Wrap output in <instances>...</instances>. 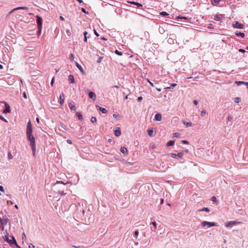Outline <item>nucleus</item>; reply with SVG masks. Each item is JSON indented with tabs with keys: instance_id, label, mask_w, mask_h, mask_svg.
<instances>
[{
	"instance_id": "nucleus-14",
	"label": "nucleus",
	"mask_w": 248,
	"mask_h": 248,
	"mask_svg": "<svg viewBox=\"0 0 248 248\" xmlns=\"http://www.w3.org/2000/svg\"><path fill=\"white\" fill-rule=\"evenodd\" d=\"M155 119L156 121H161L162 120V116L160 113H157L155 116Z\"/></svg>"
},
{
	"instance_id": "nucleus-37",
	"label": "nucleus",
	"mask_w": 248,
	"mask_h": 248,
	"mask_svg": "<svg viewBox=\"0 0 248 248\" xmlns=\"http://www.w3.org/2000/svg\"><path fill=\"white\" fill-rule=\"evenodd\" d=\"M115 52L116 54L119 56H122L123 55V53L118 51V50H115Z\"/></svg>"
},
{
	"instance_id": "nucleus-64",
	"label": "nucleus",
	"mask_w": 248,
	"mask_h": 248,
	"mask_svg": "<svg viewBox=\"0 0 248 248\" xmlns=\"http://www.w3.org/2000/svg\"><path fill=\"white\" fill-rule=\"evenodd\" d=\"M22 235H23V236H22V239H24V238H26V235H25V234L24 232L23 233Z\"/></svg>"
},
{
	"instance_id": "nucleus-5",
	"label": "nucleus",
	"mask_w": 248,
	"mask_h": 248,
	"mask_svg": "<svg viewBox=\"0 0 248 248\" xmlns=\"http://www.w3.org/2000/svg\"><path fill=\"white\" fill-rule=\"evenodd\" d=\"M240 223H241V222H239V221H229V222H227V223H226L225 224V226L226 227H231L233 225H237V224H239Z\"/></svg>"
},
{
	"instance_id": "nucleus-8",
	"label": "nucleus",
	"mask_w": 248,
	"mask_h": 248,
	"mask_svg": "<svg viewBox=\"0 0 248 248\" xmlns=\"http://www.w3.org/2000/svg\"><path fill=\"white\" fill-rule=\"evenodd\" d=\"M36 17L37 18V24L38 25V28L40 29L42 28V18L39 16H36Z\"/></svg>"
},
{
	"instance_id": "nucleus-33",
	"label": "nucleus",
	"mask_w": 248,
	"mask_h": 248,
	"mask_svg": "<svg viewBox=\"0 0 248 248\" xmlns=\"http://www.w3.org/2000/svg\"><path fill=\"white\" fill-rule=\"evenodd\" d=\"M76 114L79 120L82 119V118H83L82 115H81V114L80 112H77Z\"/></svg>"
},
{
	"instance_id": "nucleus-48",
	"label": "nucleus",
	"mask_w": 248,
	"mask_h": 248,
	"mask_svg": "<svg viewBox=\"0 0 248 248\" xmlns=\"http://www.w3.org/2000/svg\"><path fill=\"white\" fill-rule=\"evenodd\" d=\"M142 99V97L141 96H140V97H139L137 99V101L138 102H140L141 101V100Z\"/></svg>"
},
{
	"instance_id": "nucleus-61",
	"label": "nucleus",
	"mask_w": 248,
	"mask_h": 248,
	"mask_svg": "<svg viewBox=\"0 0 248 248\" xmlns=\"http://www.w3.org/2000/svg\"><path fill=\"white\" fill-rule=\"evenodd\" d=\"M145 35L146 36H149V33L148 32H145Z\"/></svg>"
},
{
	"instance_id": "nucleus-28",
	"label": "nucleus",
	"mask_w": 248,
	"mask_h": 248,
	"mask_svg": "<svg viewBox=\"0 0 248 248\" xmlns=\"http://www.w3.org/2000/svg\"><path fill=\"white\" fill-rule=\"evenodd\" d=\"M220 0H212L211 2L213 5H216L220 1Z\"/></svg>"
},
{
	"instance_id": "nucleus-32",
	"label": "nucleus",
	"mask_w": 248,
	"mask_h": 248,
	"mask_svg": "<svg viewBox=\"0 0 248 248\" xmlns=\"http://www.w3.org/2000/svg\"><path fill=\"white\" fill-rule=\"evenodd\" d=\"M154 133V130L152 129L148 130V134L149 136H152Z\"/></svg>"
},
{
	"instance_id": "nucleus-63",
	"label": "nucleus",
	"mask_w": 248,
	"mask_h": 248,
	"mask_svg": "<svg viewBox=\"0 0 248 248\" xmlns=\"http://www.w3.org/2000/svg\"><path fill=\"white\" fill-rule=\"evenodd\" d=\"M113 117L114 118H117L118 115H117V114H114L113 115Z\"/></svg>"
},
{
	"instance_id": "nucleus-7",
	"label": "nucleus",
	"mask_w": 248,
	"mask_h": 248,
	"mask_svg": "<svg viewBox=\"0 0 248 248\" xmlns=\"http://www.w3.org/2000/svg\"><path fill=\"white\" fill-rule=\"evenodd\" d=\"M223 15L222 14H217L214 16L213 19L217 21H221L223 18Z\"/></svg>"
},
{
	"instance_id": "nucleus-17",
	"label": "nucleus",
	"mask_w": 248,
	"mask_h": 248,
	"mask_svg": "<svg viewBox=\"0 0 248 248\" xmlns=\"http://www.w3.org/2000/svg\"><path fill=\"white\" fill-rule=\"evenodd\" d=\"M68 80L71 83H74L75 81L74 76L71 75H69L68 76Z\"/></svg>"
},
{
	"instance_id": "nucleus-43",
	"label": "nucleus",
	"mask_w": 248,
	"mask_h": 248,
	"mask_svg": "<svg viewBox=\"0 0 248 248\" xmlns=\"http://www.w3.org/2000/svg\"><path fill=\"white\" fill-rule=\"evenodd\" d=\"M160 15L163 16H168V14L166 12H162L161 13H160Z\"/></svg>"
},
{
	"instance_id": "nucleus-13",
	"label": "nucleus",
	"mask_w": 248,
	"mask_h": 248,
	"mask_svg": "<svg viewBox=\"0 0 248 248\" xmlns=\"http://www.w3.org/2000/svg\"><path fill=\"white\" fill-rule=\"evenodd\" d=\"M5 108H6L3 110V113H9L10 112V107L9 105L7 103H5Z\"/></svg>"
},
{
	"instance_id": "nucleus-56",
	"label": "nucleus",
	"mask_w": 248,
	"mask_h": 248,
	"mask_svg": "<svg viewBox=\"0 0 248 248\" xmlns=\"http://www.w3.org/2000/svg\"><path fill=\"white\" fill-rule=\"evenodd\" d=\"M23 97L25 99H27V95L25 92L23 93Z\"/></svg>"
},
{
	"instance_id": "nucleus-51",
	"label": "nucleus",
	"mask_w": 248,
	"mask_h": 248,
	"mask_svg": "<svg viewBox=\"0 0 248 248\" xmlns=\"http://www.w3.org/2000/svg\"><path fill=\"white\" fill-rule=\"evenodd\" d=\"M148 80V82L150 83V84L152 86V87H154V84L151 82L149 79L147 80Z\"/></svg>"
},
{
	"instance_id": "nucleus-46",
	"label": "nucleus",
	"mask_w": 248,
	"mask_h": 248,
	"mask_svg": "<svg viewBox=\"0 0 248 248\" xmlns=\"http://www.w3.org/2000/svg\"><path fill=\"white\" fill-rule=\"evenodd\" d=\"M239 52H242V53H245L246 52V51L243 49H242V48H240L238 50Z\"/></svg>"
},
{
	"instance_id": "nucleus-25",
	"label": "nucleus",
	"mask_w": 248,
	"mask_h": 248,
	"mask_svg": "<svg viewBox=\"0 0 248 248\" xmlns=\"http://www.w3.org/2000/svg\"><path fill=\"white\" fill-rule=\"evenodd\" d=\"M152 224L154 226L153 228H151V231L155 232V229L156 228V223L155 222H152Z\"/></svg>"
},
{
	"instance_id": "nucleus-29",
	"label": "nucleus",
	"mask_w": 248,
	"mask_h": 248,
	"mask_svg": "<svg viewBox=\"0 0 248 248\" xmlns=\"http://www.w3.org/2000/svg\"><path fill=\"white\" fill-rule=\"evenodd\" d=\"M174 144V141L173 140H170L167 142V146H170L173 145Z\"/></svg>"
},
{
	"instance_id": "nucleus-49",
	"label": "nucleus",
	"mask_w": 248,
	"mask_h": 248,
	"mask_svg": "<svg viewBox=\"0 0 248 248\" xmlns=\"http://www.w3.org/2000/svg\"><path fill=\"white\" fill-rule=\"evenodd\" d=\"M173 137H177L178 136V133H174L173 134Z\"/></svg>"
},
{
	"instance_id": "nucleus-34",
	"label": "nucleus",
	"mask_w": 248,
	"mask_h": 248,
	"mask_svg": "<svg viewBox=\"0 0 248 248\" xmlns=\"http://www.w3.org/2000/svg\"><path fill=\"white\" fill-rule=\"evenodd\" d=\"M139 231L138 230L134 232V237L135 238V239H137V237H138V236L139 235Z\"/></svg>"
},
{
	"instance_id": "nucleus-60",
	"label": "nucleus",
	"mask_w": 248,
	"mask_h": 248,
	"mask_svg": "<svg viewBox=\"0 0 248 248\" xmlns=\"http://www.w3.org/2000/svg\"><path fill=\"white\" fill-rule=\"evenodd\" d=\"M67 143H68L69 144H72V141L71 140H67Z\"/></svg>"
},
{
	"instance_id": "nucleus-1",
	"label": "nucleus",
	"mask_w": 248,
	"mask_h": 248,
	"mask_svg": "<svg viewBox=\"0 0 248 248\" xmlns=\"http://www.w3.org/2000/svg\"><path fill=\"white\" fill-rule=\"evenodd\" d=\"M202 227H205L207 226V228H210L213 226H217V224L215 222H208L207 221H203L201 223Z\"/></svg>"
},
{
	"instance_id": "nucleus-23",
	"label": "nucleus",
	"mask_w": 248,
	"mask_h": 248,
	"mask_svg": "<svg viewBox=\"0 0 248 248\" xmlns=\"http://www.w3.org/2000/svg\"><path fill=\"white\" fill-rule=\"evenodd\" d=\"M129 3H131L132 4L137 5L138 8L141 7L142 6V5L138 2H135V1H130Z\"/></svg>"
},
{
	"instance_id": "nucleus-36",
	"label": "nucleus",
	"mask_w": 248,
	"mask_h": 248,
	"mask_svg": "<svg viewBox=\"0 0 248 248\" xmlns=\"http://www.w3.org/2000/svg\"><path fill=\"white\" fill-rule=\"evenodd\" d=\"M13 156L11 153V152H8V158L9 160L12 159L13 158Z\"/></svg>"
},
{
	"instance_id": "nucleus-16",
	"label": "nucleus",
	"mask_w": 248,
	"mask_h": 248,
	"mask_svg": "<svg viewBox=\"0 0 248 248\" xmlns=\"http://www.w3.org/2000/svg\"><path fill=\"white\" fill-rule=\"evenodd\" d=\"M76 65L77 66V67L79 69V70H80V71L82 73V74H84V71L83 70V69L82 68V67H81V66L79 64L78 62H76Z\"/></svg>"
},
{
	"instance_id": "nucleus-9",
	"label": "nucleus",
	"mask_w": 248,
	"mask_h": 248,
	"mask_svg": "<svg viewBox=\"0 0 248 248\" xmlns=\"http://www.w3.org/2000/svg\"><path fill=\"white\" fill-rule=\"evenodd\" d=\"M176 38V36L174 34H170V37L168 40V42L170 44H173L174 43V39Z\"/></svg>"
},
{
	"instance_id": "nucleus-31",
	"label": "nucleus",
	"mask_w": 248,
	"mask_h": 248,
	"mask_svg": "<svg viewBox=\"0 0 248 248\" xmlns=\"http://www.w3.org/2000/svg\"><path fill=\"white\" fill-rule=\"evenodd\" d=\"M236 35L237 36H241V37H244L245 36V34L243 32H238L236 33Z\"/></svg>"
},
{
	"instance_id": "nucleus-38",
	"label": "nucleus",
	"mask_w": 248,
	"mask_h": 248,
	"mask_svg": "<svg viewBox=\"0 0 248 248\" xmlns=\"http://www.w3.org/2000/svg\"><path fill=\"white\" fill-rule=\"evenodd\" d=\"M69 59L71 61H74V56L73 54H71L69 56Z\"/></svg>"
},
{
	"instance_id": "nucleus-35",
	"label": "nucleus",
	"mask_w": 248,
	"mask_h": 248,
	"mask_svg": "<svg viewBox=\"0 0 248 248\" xmlns=\"http://www.w3.org/2000/svg\"><path fill=\"white\" fill-rule=\"evenodd\" d=\"M206 114V111L205 110H202L201 111V115L202 117H204Z\"/></svg>"
},
{
	"instance_id": "nucleus-58",
	"label": "nucleus",
	"mask_w": 248,
	"mask_h": 248,
	"mask_svg": "<svg viewBox=\"0 0 248 248\" xmlns=\"http://www.w3.org/2000/svg\"><path fill=\"white\" fill-rule=\"evenodd\" d=\"M216 200V198L215 197H212V201H215Z\"/></svg>"
},
{
	"instance_id": "nucleus-22",
	"label": "nucleus",
	"mask_w": 248,
	"mask_h": 248,
	"mask_svg": "<svg viewBox=\"0 0 248 248\" xmlns=\"http://www.w3.org/2000/svg\"><path fill=\"white\" fill-rule=\"evenodd\" d=\"M27 135V138L29 141L35 139L34 136H33L32 134H29V135Z\"/></svg>"
},
{
	"instance_id": "nucleus-12",
	"label": "nucleus",
	"mask_w": 248,
	"mask_h": 248,
	"mask_svg": "<svg viewBox=\"0 0 248 248\" xmlns=\"http://www.w3.org/2000/svg\"><path fill=\"white\" fill-rule=\"evenodd\" d=\"M28 8V7H17V8H14V9H13L12 11H11L9 13V15H11V14H12L14 12L16 11V10H27Z\"/></svg>"
},
{
	"instance_id": "nucleus-21",
	"label": "nucleus",
	"mask_w": 248,
	"mask_h": 248,
	"mask_svg": "<svg viewBox=\"0 0 248 248\" xmlns=\"http://www.w3.org/2000/svg\"><path fill=\"white\" fill-rule=\"evenodd\" d=\"M115 135L117 137H119L121 135V132L119 128L115 130Z\"/></svg>"
},
{
	"instance_id": "nucleus-62",
	"label": "nucleus",
	"mask_w": 248,
	"mask_h": 248,
	"mask_svg": "<svg viewBox=\"0 0 248 248\" xmlns=\"http://www.w3.org/2000/svg\"><path fill=\"white\" fill-rule=\"evenodd\" d=\"M29 248H34V246L31 244V246H29Z\"/></svg>"
},
{
	"instance_id": "nucleus-54",
	"label": "nucleus",
	"mask_w": 248,
	"mask_h": 248,
	"mask_svg": "<svg viewBox=\"0 0 248 248\" xmlns=\"http://www.w3.org/2000/svg\"><path fill=\"white\" fill-rule=\"evenodd\" d=\"M0 119L2 120L5 122H6V120L1 115H0Z\"/></svg>"
},
{
	"instance_id": "nucleus-10",
	"label": "nucleus",
	"mask_w": 248,
	"mask_h": 248,
	"mask_svg": "<svg viewBox=\"0 0 248 248\" xmlns=\"http://www.w3.org/2000/svg\"><path fill=\"white\" fill-rule=\"evenodd\" d=\"M232 26L234 28L242 29L244 28L243 24L239 23L238 22H235L234 24H232Z\"/></svg>"
},
{
	"instance_id": "nucleus-45",
	"label": "nucleus",
	"mask_w": 248,
	"mask_h": 248,
	"mask_svg": "<svg viewBox=\"0 0 248 248\" xmlns=\"http://www.w3.org/2000/svg\"><path fill=\"white\" fill-rule=\"evenodd\" d=\"M62 184L63 185H65L66 183H64L62 181H57V182L56 183V184Z\"/></svg>"
},
{
	"instance_id": "nucleus-11",
	"label": "nucleus",
	"mask_w": 248,
	"mask_h": 248,
	"mask_svg": "<svg viewBox=\"0 0 248 248\" xmlns=\"http://www.w3.org/2000/svg\"><path fill=\"white\" fill-rule=\"evenodd\" d=\"M8 218L6 217H3L2 218H0V222L3 226H6L8 223Z\"/></svg>"
},
{
	"instance_id": "nucleus-20",
	"label": "nucleus",
	"mask_w": 248,
	"mask_h": 248,
	"mask_svg": "<svg viewBox=\"0 0 248 248\" xmlns=\"http://www.w3.org/2000/svg\"><path fill=\"white\" fill-rule=\"evenodd\" d=\"M248 83V82L237 81H235V84H236L237 86H239L241 84H244V85H246V83Z\"/></svg>"
},
{
	"instance_id": "nucleus-19",
	"label": "nucleus",
	"mask_w": 248,
	"mask_h": 248,
	"mask_svg": "<svg viewBox=\"0 0 248 248\" xmlns=\"http://www.w3.org/2000/svg\"><path fill=\"white\" fill-rule=\"evenodd\" d=\"M68 106H69V107L71 109V110H76V107L74 105H73V104H72V103L70 102L69 104H68Z\"/></svg>"
},
{
	"instance_id": "nucleus-26",
	"label": "nucleus",
	"mask_w": 248,
	"mask_h": 248,
	"mask_svg": "<svg viewBox=\"0 0 248 248\" xmlns=\"http://www.w3.org/2000/svg\"><path fill=\"white\" fill-rule=\"evenodd\" d=\"M99 109L100 111H101L103 113L105 114L107 112V110L106 109V108L99 107Z\"/></svg>"
},
{
	"instance_id": "nucleus-55",
	"label": "nucleus",
	"mask_w": 248,
	"mask_h": 248,
	"mask_svg": "<svg viewBox=\"0 0 248 248\" xmlns=\"http://www.w3.org/2000/svg\"><path fill=\"white\" fill-rule=\"evenodd\" d=\"M182 142L184 144H188V142L186 140H182Z\"/></svg>"
},
{
	"instance_id": "nucleus-42",
	"label": "nucleus",
	"mask_w": 248,
	"mask_h": 248,
	"mask_svg": "<svg viewBox=\"0 0 248 248\" xmlns=\"http://www.w3.org/2000/svg\"><path fill=\"white\" fill-rule=\"evenodd\" d=\"M88 33L87 32L85 31L84 33V41L85 42H87V37H86V34H87Z\"/></svg>"
},
{
	"instance_id": "nucleus-39",
	"label": "nucleus",
	"mask_w": 248,
	"mask_h": 248,
	"mask_svg": "<svg viewBox=\"0 0 248 248\" xmlns=\"http://www.w3.org/2000/svg\"><path fill=\"white\" fill-rule=\"evenodd\" d=\"M176 86V84L175 83H173V84H171V85L170 86V87H167V89H171V88H174V87H175Z\"/></svg>"
},
{
	"instance_id": "nucleus-18",
	"label": "nucleus",
	"mask_w": 248,
	"mask_h": 248,
	"mask_svg": "<svg viewBox=\"0 0 248 248\" xmlns=\"http://www.w3.org/2000/svg\"><path fill=\"white\" fill-rule=\"evenodd\" d=\"M60 104L61 105H62L64 102L63 93H62V94L60 95Z\"/></svg>"
},
{
	"instance_id": "nucleus-40",
	"label": "nucleus",
	"mask_w": 248,
	"mask_h": 248,
	"mask_svg": "<svg viewBox=\"0 0 248 248\" xmlns=\"http://www.w3.org/2000/svg\"><path fill=\"white\" fill-rule=\"evenodd\" d=\"M234 101L235 102L238 103L240 101V99L239 97H235L234 98Z\"/></svg>"
},
{
	"instance_id": "nucleus-30",
	"label": "nucleus",
	"mask_w": 248,
	"mask_h": 248,
	"mask_svg": "<svg viewBox=\"0 0 248 248\" xmlns=\"http://www.w3.org/2000/svg\"><path fill=\"white\" fill-rule=\"evenodd\" d=\"M121 152L122 153L124 154V153H126L127 152V149L125 147H122L121 148Z\"/></svg>"
},
{
	"instance_id": "nucleus-57",
	"label": "nucleus",
	"mask_w": 248,
	"mask_h": 248,
	"mask_svg": "<svg viewBox=\"0 0 248 248\" xmlns=\"http://www.w3.org/2000/svg\"><path fill=\"white\" fill-rule=\"evenodd\" d=\"M94 34L97 36H99V34L96 32V31L94 30Z\"/></svg>"
},
{
	"instance_id": "nucleus-4",
	"label": "nucleus",
	"mask_w": 248,
	"mask_h": 248,
	"mask_svg": "<svg viewBox=\"0 0 248 248\" xmlns=\"http://www.w3.org/2000/svg\"><path fill=\"white\" fill-rule=\"evenodd\" d=\"M31 134H32V126L31 122L30 121H29L27 123L26 135H29Z\"/></svg>"
},
{
	"instance_id": "nucleus-41",
	"label": "nucleus",
	"mask_w": 248,
	"mask_h": 248,
	"mask_svg": "<svg viewBox=\"0 0 248 248\" xmlns=\"http://www.w3.org/2000/svg\"><path fill=\"white\" fill-rule=\"evenodd\" d=\"M91 121L92 123H95L96 122V118L95 117H92L91 118Z\"/></svg>"
},
{
	"instance_id": "nucleus-44",
	"label": "nucleus",
	"mask_w": 248,
	"mask_h": 248,
	"mask_svg": "<svg viewBox=\"0 0 248 248\" xmlns=\"http://www.w3.org/2000/svg\"><path fill=\"white\" fill-rule=\"evenodd\" d=\"M159 31L162 34L164 32V30L163 28H160V27L159 28Z\"/></svg>"
},
{
	"instance_id": "nucleus-50",
	"label": "nucleus",
	"mask_w": 248,
	"mask_h": 248,
	"mask_svg": "<svg viewBox=\"0 0 248 248\" xmlns=\"http://www.w3.org/2000/svg\"><path fill=\"white\" fill-rule=\"evenodd\" d=\"M81 11H82V12H83V13H85V14H88V12H87L86 11V10H85L84 8H82L81 9Z\"/></svg>"
},
{
	"instance_id": "nucleus-52",
	"label": "nucleus",
	"mask_w": 248,
	"mask_h": 248,
	"mask_svg": "<svg viewBox=\"0 0 248 248\" xmlns=\"http://www.w3.org/2000/svg\"><path fill=\"white\" fill-rule=\"evenodd\" d=\"M54 81V78H53L51 81V83H50V84L52 86L53 85Z\"/></svg>"
},
{
	"instance_id": "nucleus-59",
	"label": "nucleus",
	"mask_w": 248,
	"mask_h": 248,
	"mask_svg": "<svg viewBox=\"0 0 248 248\" xmlns=\"http://www.w3.org/2000/svg\"><path fill=\"white\" fill-rule=\"evenodd\" d=\"M38 33H39V34H41V30H42V28H41L40 29H39V28H38Z\"/></svg>"
},
{
	"instance_id": "nucleus-6",
	"label": "nucleus",
	"mask_w": 248,
	"mask_h": 248,
	"mask_svg": "<svg viewBox=\"0 0 248 248\" xmlns=\"http://www.w3.org/2000/svg\"><path fill=\"white\" fill-rule=\"evenodd\" d=\"M184 155V153L183 152L178 153L177 154L174 153H170V155L173 158H176L177 157L179 158H182Z\"/></svg>"
},
{
	"instance_id": "nucleus-47",
	"label": "nucleus",
	"mask_w": 248,
	"mask_h": 248,
	"mask_svg": "<svg viewBox=\"0 0 248 248\" xmlns=\"http://www.w3.org/2000/svg\"><path fill=\"white\" fill-rule=\"evenodd\" d=\"M59 193L62 195H65V193H64L63 191H59Z\"/></svg>"
},
{
	"instance_id": "nucleus-53",
	"label": "nucleus",
	"mask_w": 248,
	"mask_h": 248,
	"mask_svg": "<svg viewBox=\"0 0 248 248\" xmlns=\"http://www.w3.org/2000/svg\"><path fill=\"white\" fill-rule=\"evenodd\" d=\"M193 103L195 106H197L198 104V101L197 100H194Z\"/></svg>"
},
{
	"instance_id": "nucleus-3",
	"label": "nucleus",
	"mask_w": 248,
	"mask_h": 248,
	"mask_svg": "<svg viewBox=\"0 0 248 248\" xmlns=\"http://www.w3.org/2000/svg\"><path fill=\"white\" fill-rule=\"evenodd\" d=\"M30 141V144L31 147L32 151V154L34 156L35 155V152H36V145H35V139L31 140Z\"/></svg>"
},
{
	"instance_id": "nucleus-27",
	"label": "nucleus",
	"mask_w": 248,
	"mask_h": 248,
	"mask_svg": "<svg viewBox=\"0 0 248 248\" xmlns=\"http://www.w3.org/2000/svg\"><path fill=\"white\" fill-rule=\"evenodd\" d=\"M199 212H201V211H205L206 212H210V210L207 208V207H204L201 209H199L198 210Z\"/></svg>"
},
{
	"instance_id": "nucleus-24",
	"label": "nucleus",
	"mask_w": 248,
	"mask_h": 248,
	"mask_svg": "<svg viewBox=\"0 0 248 248\" xmlns=\"http://www.w3.org/2000/svg\"><path fill=\"white\" fill-rule=\"evenodd\" d=\"M183 123L186 127H190L192 125L191 122H186L185 121H183Z\"/></svg>"
},
{
	"instance_id": "nucleus-15",
	"label": "nucleus",
	"mask_w": 248,
	"mask_h": 248,
	"mask_svg": "<svg viewBox=\"0 0 248 248\" xmlns=\"http://www.w3.org/2000/svg\"><path fill=\"white\" fill-rule=\"evenodd\" d=\"M89 97L93 100H94L96 98V95L93 92H90L89 93Z\"/></svg>"
},
{
	"instance_id": "nucleus-2",
	"label": "nucleus",
	"mask_w": 248,
	"mask_h": 248,
	"mask_svg": "<svg viewBox=\"0 0 248 248\" xmlns=\"http://www.w3.org/2000/svg\"><path fill=\"white\" fill-rule=\"evenodd\" d=\"M6 233H7L6 232ZM5 240L7 242H8L10 244L13 245L15 244L16 246H17V243L16 242V239L15 237L13 236H11V239H9L8 234L7 233V235L5 236Z\"/></svg>"
}]
</instances>
